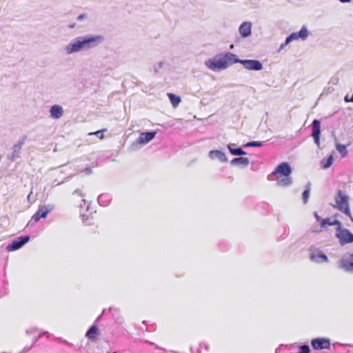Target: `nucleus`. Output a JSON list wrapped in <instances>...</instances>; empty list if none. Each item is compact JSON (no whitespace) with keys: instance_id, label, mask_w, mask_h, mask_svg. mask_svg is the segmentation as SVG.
<instances>
[{"instance_id":"obj_1","label":"nucleus","mask_w":353,"mask_h":353,"mask_svg":"<svg viewBox=\"0 0 353 353\" xmlns=\"http://www.w3.org/2000/svg\"><path fill=\"white\" fill-rule=\"evenodd\" d=\"M104 41V38L99 34H87L73 39L65 47L67 54L88 51L97 48Z\"/></svg>"},{"instance_id":"obj_2","label":"nucleus","mask_w":353,"mask_h":353,"mask_svg":"<svg viewBox=\"0 0 353 353\" xmlns=\"http://www.w3.org/2000/svg\"><path fill=\"white\" fill-rule=\"evenodd\" d=\"M238 58L231 52L216 56L205 61V65L213 71H220L227 68L230 65L236 63Z\"/></svg>"},{"instance_id":"obj_3","label":"nucleus","mask_w":353,"mask_h":353,"mask_svg":"<svg viewBox=\"0 0 353 353\" xmlns=\"http://www.w3.org/2000/svg\"><path fill=\"white\" fill-rule=\"evenodd\" d=\"M291 174L292 168L287 162L280 163L272 172V175L276 176L277 185L281 187H288L292 183Z\"/></svg>"},{"instance_id":"obj_4","label":"nucleus","mask_w":353,"mask_h":353,"mask_svg":"<svg viewBox=\"0 0 353 353\" xmlns=\"http://www.w3.org/2000/svg\"><path fill=\"white\" fill-rule=\"evenodd\" d=\"M335 203L336 204L333 207L345 214L353 221V217L350 210L349 197L341 190H338L335 196Z\"/></svg>"},{"instance_id":"obj_5","label":"nucleus","mask_w":353,"mask_h":353,"mask_svg":"<svg viewBox=\"0 0 353 353\" xmlns=\"http://www.w3.org/2000/svg\"><path fill=\"white\" fill-rule=\"evenodd\" d=\"M154 138V131L144 132L140 134L139 137L130 146L133 151L139 150L142 145L149 143Z\"/></svg>"},{"instance_id":"obj_6","label":"nucleus","mask_w":353,"mask_h":353,"mask_svg":"<svg viewBox=\"0 0 353 353\" xmlns=\"http://www.w3.org/2000/svg\"><path fill=\"white\" fill-rule=\"evenodd\" d=\"M27 139V137L26 135L22 136L19 140L12 147V152L10 154L7 155V159L14 162L17 159L20 158L21 150L22 146L24 145Z\"/></svg>"},{"instance_id":"obj_7","label":"nucleus","mask_w":353,"mask_h":353,"mask_svg":"<svg viewBox=\"0 0 353 353\" xmlns=\"http://www.w3.org/2000/svg\"><path fill=\"white\" fill-rule=\"evenodd\" d=\"M54 209V205L53 204H48L43 205H39L38 210L32 216L31 221L29 222V224L31 221L37 222L41 219H45L47 217L48 214L52 212Z\"/></svg>"},{"instance_id":"obj_8","label":"nucleus","mask_w":353,"mask_h":353,"mask_svg":"<svg viewBox=\"0 0 353 353\" xmlns=\"http://www.w3.org/2000/svg\"><path fill=\"white\" fill-rule=\"evenodd\" d=\"M30 239V237L28 235L19 236L14 239L11 243L6 246V250L8 252L16 251L28 243Z\"/></svg>"},{"instance_id":"obj_9","label":"nucleus","mask_w":353,"mask_h":353,"mask_svg":"<svg viewBox=\"0 0 353 353\" xmlns=\"http://www.w3.org/2000/svg\"><path fill=\"white\" fill-rule=\"evenodd\" d=\"M336 236L339 239L341 245L353 242V234L347 229L342 228L341 225L337 227Z\"/></svg>"},{"instance_id":"obj_10","label":"nucleus","mask_w":353,"mask_h":353,"mask_svg":"<svg viewBox=\"0 0 353 353\" xmlns=\"http://www.w3.org/2000/svg\"><path fill=\"white\" fill-rule=\"evenodd\" d=\"M308 36V31L305 27H302L301 30L299 32H293L289 37H288L285 39L284 43L281 44V48H283L285 46H287L290 42L294 40H297L299 38L301 39H305Z\"/></svg>"},{"instance_id":"obj_11","label":"nucleus","mask_w":353,"mask_h":353,"mask_svg":"<svg viewBox=\"0 0 353 353\" xmlns=\"http://www.w3.org/2000/svg\"><path fill=\"white\" fill-rule=\"evenodd\" d=\"M309 251L310 258L312 261L316 263L327 262L328 260L327 256L317 248L312 247Z\"/></svg>"},{"instance_id":"obj_12","label":"nucleus","mask_w":353,"mask_h":353,"mask_svg":"<svg viewBox=\"0 0 353 353\" xmlns=\"http://www.w3.org/2000/svg\"><path fill=\"white\" fill-rule=\"evenodd\" d=\"M237 63L243 65L244 68L250 70H260L262 69V64L257 60H241L238 59Z\"/></svg>"},{"instance_id":"obj_13","label":"nucleus","mask_w":353,"mask_h":353,"mask_svg":"<svg viewBox=\"0 0 353 353\" xmlns=\"http://www.w3.org/2000/svg\"><path fill=\"white\" fill-rule=\"evenodd\" d=\"M311 343L312 347L315 350L328 349L330 346V341L325 339H313Z\"/></svg>"},{"instance_id":"obj_14","label":"nucleus","mask_w":353,"mask_h":353,"mask_svg":"<svg viewBox=\"0 0 353 353\" xmlns=\"http://www.w3.org/2000/svg\"><path fill=\"white\" fill-rule=\"evenodd\" d=\"M49 113L52 119H59L63 116L64 111L61 105L55 104L50 108Z\"/></svg>"},{"instance_id":"obj_15","label":"nucleus","mask_w":353,"mask_h":353,"mask_svg":"<svg viewBox=\"0 0 353 353\" xmlns=\"http://www.w3.org/2000/svg\"><path fill=\"white\" fill-rule=\"evenodd\" d=\"M321 134V122L315 119L312 122V136L316 143L319 144Z\"/></svg>"},{"instance_id":"obj_16","label":"nucleus","mask_w":353,"mask_h":353,"mask_svg":"<svg viewBox=\"0 0 353 353\" xmlns=\"http://www.w3.org/2000/svg\"><path fill=\"white\" fill-rule=\"evenodd\" d=\"M99 335V330L94 324L90 326L85 333V336L92 341H95Z\"/></svg>"},{"instance_id":"obj_17","label":"nucleus","mask_w":353,"mask_h":353,"mask_svg":"<svg viewBox=\"0 0 353 353\" xmlns=\"http://www.w3.org/2000/svg\"><path fill=\"white\" fill-rule=\"evenodd\" d=\"M252 25L250 22H243L239 27V32L243 37H248L251 34Z\"/></svg>"},{"instance_id":"obj_18","label":"nucleus","mask_w":353,"mask_h":353,"mask_svg":"<svg viewBox=\"0 0 353 353\" xmlns=\"http://www.w3.org/2000/svg\"><path fill=\"white\" fill-rule=\"evenodd\" d=\"M112 200V196L108 193L101 194L97 199L98 203L101 206H107Z\"/></svg>"},{"instance_id":"obj_19","label":"nucleus","mask_w":353,"mask_h":353,"mask_svg":"<svg viewBox=\"0 0 353 353\" xmlns=\"http://www.w3.org/2000/svg\"><path fill=\"white\" fill-rule=\"evenodd\" d=\"M328 225H337L339 227L341 223L338 220L332 221L330 218L321 220V228H325Z\"/></svg>"},{"instance_id":"obj_20","label":"nucleus","mask_w":353,"mask_h":353,"mask_svg":"<svg viewBox=\"0 0 353 353\" xmlns=\"http://www.w3.org/2000/svg\"><path fill=\"white\" fill-rule=\"evenodd\" d=\"M168 97L172 105L174 108L177 107L181 101L180 97L176 96L172 93H168Z\"/></svg>"},{"instance_id":"obj_21","label":"nucleus","mask_w":353,"mask_h":353,"mask_svg":"<svg viewBox=\"0 0 353 353\" xmlns=\"http://www.w3.org/2000/svg\"><path fill=\"white\" fill-rule=\"evenodd\" d=\"M249 163V159L246 157H238L232 160V164H241L243 165H248Z\"/></svg>"},{"instance_id":"obj_22","label":"nucleus","mask_w":353,"mask_h":353,"mask_svg":"<svg viewBox=\"0 0 353 353\" xmlns=\"http://www.w3.org/2000/svg\"><path fill=\"white\" fill-rule=\"evenodd\" d=\"M351 258L353 259V254L350 255ZM341 266L347 271L353 272V261L350 262L348 261H342Z\"/></svg>"},{"instance_id":"obj_23","label":"nucleus","mask_w":353,"mask_h":353,"mask_svg":"<svg viewBox=\"0 0 353 353\" xmlns=\"http://www.w3.org/2000/svg\"><path fill=\"white\" fill-rule=\"evenodd\" d=\"M336 150L341 154L342 157H345L347 154V145L340 143L336 144Z\"/></svg>"},{"instance_id":"obj_24","label":"nucleus","mask_w":353,"mask_h":353,"mask_svg":"<svg viewBox=\"0 0 353 353\" xmlns=\"http://www.w3.org/2000/svg\"><path fill=\"white\" fill-rule=\"evenodd\" d=\"M333 163V157L330 155V157L326 160H323L321 161V168L323 169L328 168L332 165Z\"/></svg>"},{"instance_id":"obj_25","label":"nucleus","mask_w":353,"mask_h":353,"mask_svg":"<svg viewBox=\"0 0 353 353\" xmlns=\"http://www.w3.org/2000/svg\"><path fill=\"white\" fill-rule=\"evenodd\" d=\"M228 149L231 154L234 155H243L245 154V152L241 148H232L230 145H228Z\"/></svg>"},{"instance_id":"obj_26","label":"nucleus","mask_w":353,"mask_h":353,"mask_svg":"<svg viewBox=\"0 0 353 353\" xmlns=\"http://www.w3.org/2000/svg\"><path fill=\"white\" fill-rule=\"evenodd\" d=\"M106 131H107V129H102V130L94 132H90L89 134L90 135H92V134L97 135L100 139H103L104 138L103 132H106Z\"/></svg>"},{"instance_id":"obj_27","label":"nucleus","mask_w":353,"mask_h":353,"mask_svg":"<svg viewBox=\"0 0 353 353\" xmlns=\"http://www.w3.org/2000/svg\"><path fill=\"white\" fill-rule=\"evenodd\" d=\"M81 219H82V221L83 223H85L86 225H90L92 224V219H90L88 216H87L85 218V214H82L81 215Z\"/></svg>"},{"instance_id":"obj_28","label":"nucleus","mask_w":353,"mask_h":353,"mask_svg":"<svg viewBox=\"0 0 353 353\" xmlns=\"http://www.w3.org/2000/svg\"><path fill=\"white\" fill-rule=\"evenodd\" d=\"M261 145H262V143L259 142V141H252V142L248 143L245 145V147H250V146L260 147Z\"/></svg>"},{"instance_id":"obj_29","label":"nucleus","mask_w":353,"mask_h":353,"mask_svg":"<svg viewBox=\"0 0 353 353\" xmlns=\"http://www.w3.org/2000/svg\"><path fill=\"white\" fill-rule=\"evenodd\" d=\"M309 196H310V189H307L303 192V201L305 203H306L307 202Z\"/></svg>"},{"instance_id":"obj_30","label":"nucleus","mask_w":353,"mask_h":353,"mask_svg":"<svg viewBox=\"0 0 353 353\" xmlns=\"http://www.w3.org/2000/svg\"><path fill=\"white\" fill-rule=\"evenodd\" d=\"M310 350L309 346L305 345L301 346L299 353H310Z\"/></svg>"},{"instance_id":"obj_31","label":"nucleus","mask_w":353,"mask_h":353,"mask_svg":"<svg viewBox=\"0 0 353 353\" xmlns=\"http://www.w3.org/2000/svg\"><path fill=\"white\" fill-rule=\"evenodd\" d=\"M323 228H321V226L320 225L319 228H317V227H314V228H312L310 231L312 233H320L323 231Z\"/></svg>"},{"instance_id":"obj_32","label":"nucleus","mask_w":353,"mask_h":353,"mask_svg":"<svg viewBox=\"0 0 353 353\" xmlns=\"http://www.w3.org/2000/svg\"><path fill=\"white\" fill-rule=\"evenodd\" d=\"M42 334H46L48 336L49 333L48 332H43V333H41L38 336L32 339V343L31 345V347L38 341V339H39V337H41Z\"/></svg>"},{"instance_id":"obj_33","label":"nucleus","mask_w":353,"mask_h":353,"mask_svg":"<svg viewBox=\"0 0 353 353\" xmlns=\"http://www.w3.org/2000/svg\"><path fill=\"white\" fill-rule=\"evenodd\" d=\"M73 194H77L81 197L84 196V194L82 193V192L80 190H75L74 192H73Z\"/></svg>"},{"instance_id":"obj_34","label":"nucleus","mask_w":353,"mask_h":353,"mask_svg":"<svg viewBox=\"0 0 353 353\" xmlns=\"http://www.w3.org/2000/svg\"><path fill=\"white\" fill-rule=\"evenodd\" d=\"M92 172V169L90 167H88L84 170V172L86 175L90 174Z\"/></svg>"},{"instance_id":"obj_35","label":"nucleus","mask_w":353,"mask_h":353,"mask_svg":"<svg viewBox=\"0 0 353 353\" xmlns=\"http://www.w3.org/2000/svg\"><path fill=\"white\" fill-rule=\"evenodd\" d=\"M37 330V329H30V330H26V333L28 334H33L34 332H36Z\"/></svg>"},{"instance_id":"obj_36","label":"nucleus","mask_w":353,"mask_h":353,"mask_svg":"<svg viewBox=\"0 0 353 353\" xmlns=\"http://www.w3.org/2000/svg\"><path fill=\"white\" fill-rule=\"evenodd\" d=\"M314 216L315 218L316 219V221L319 222V223L321 224V220H322L323 219H321L316 212L314 213Z\"/></svg>"},{"instance_id":"obj_37","label":"nucleus","mask_w":353,"mask_h":353,"mask_svg":"<svg viewBox=\"0 0 353 353\" xmlns=\"http://www.w3.org/2000/svg\"><path fill=\"white\" fill-rule=\"evenodd\" d=\"M105 310H103L102 313L97 318V319L95 320L94 323H97L99 321V319L101 318V316L103 315L104 312H105Z\"/></svg>"},{"instance_id":"obj_38","label":"nucleus","mask_w":353,"mask_h":353,"mask_svg":"<svg viewBox=\"0 0 353 353\" xmlns=\"http://www.w3.org/2000/svg\"><path fill=\"white\" fill-rule=\"evenodd\" d=\"M85 14H80V15H79V16L77 17V19H78L79 21H81V20H83V19H85Z\"/></svg>"},{"instance_id":"obj_39","label":"nucleus","mask_w":353,"mask_h":353,"mask_svg":"<svg viewBox=\"0 0 353 353\" xmlns=\"http://www.w3.org/2000/svg\"><path fill=\"white\" fill-rule=\"evenodd\" d=\"M345 101L346 102H353L352 101H350V98H349L348 96L345 97Z\"/></svg>"},{"instance_id":"obj_40","label":"nucleus","mask_w":353,"mask_h":353,"mask_svg":"<svg viewBox=\"0 0 353 353\" xmlns=\"http://www.w3.org/2000/svg\"><path fill=\"white\" fill-rule=\"evenodd\" d=\"M214 153L219 154V151H217V150H213V151H211V152H210V154H214Z\"/></svg>"},{"instance_id":"obj_41","label":"nucleus","mask_w":353,"mask_h":353,"mask_svg":"<svg viewBox=\"0 0 353 353\" xmlns=\"http://www.w3.org/2000/svg\"><path fill=\"white\" fill-rule=\"evenodd\" d=\"M341 2H343V3H347V2H350L352 0H339Z\"/></svg>"},{"instance_id":"obj_42","label":"nucleus","mask_w":353,"mask_h":353,"mask_svg":"<svg viewBox=\"0 0 353 353\" xmlns=\"http://www.w3.org/2000/svg\"><path fill=\"white\" fill-rule=\"evenodd\" d=\"M144 342H145V343H149V344H150V345H153V344H154V343L150 342V341H147V340H145V341H144Z\"/></svg>"},{"instance_id":"obj_43","label":"nucleus","mask_w":353,"mask_h":353,"mask_svg":"<svg viewBox=\"0 0 353 353\" xmlns=\"http://www.w3.org/2000/svg\"><path fill=\"white\" fill-rule=\"evenodd\" d=\"M115 321L117 323H122V321H120L119 318H117V319H115Z\"/></svg>"},{"instance_id":"obj_44","label":"nucleus","mask_w":353,"mask_h":353,"mask_svg":"<svg viewBox=\"0 0 353 353\" xmlns=\"http://www.w3.org/2000/svg\"><path fill=\"white\" fill-rule=\"evenodd\" d=\"M63 343L68 344V345H70L71 344L70 343H68V341H66L65 340H63Z\"/></svg>"},{"instance_id":"obj_45","label":"nucleus","mask_w":353,"mask_h":353,"mask_svg":"<svg viewBox=\"0 0 353 353\" xmlns=\"http://www.w3.org/2000/svg\"><path fill=\"white\" fill-rule=\"evenodd\" d=\"M350 101H353V94H352V96L350 98Z\"/></svg>"},{"instance_id":"obj_46","label":"nucleus","mask_w":353,"mask_h":353,"mask_svg":"<svg viewBox=\"0 0 353 353\" xmlns=\"http://www.w3.org/2000/svg\"><path fill=\"white\" fill-rule=\"evenodd\" d=\"M233 47H234V46H233V45H231V46H230V48H231V49H232V48H233Z\"/></svg>"},{"instance_id":"obj_47","label":"nucleus","mask_w":353,"mask_h":353,"mask_svg":"<svg viewBox=\"0 0 353 353\" xmlns=\"http://www.w3.org/2000/svg\"><path fill=\"white\" fill-rule=\"evenodd\" d=\"M112 353H118L117 352H113Z\"/></svg>"}]
</instances>
